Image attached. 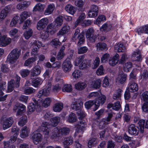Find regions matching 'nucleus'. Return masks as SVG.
Returning <instances> with one entry per match:
<instances>
[{
  "mask_svg": "<svg viewBox=\"0 0 148 148\" xmlns=\"http://www.w3.org/2000/svg\"><path fill=\"white\" fill-rule=\"evenodd\" d=\"M84 4V3L82 0H77L75 2V5L78 8H82Z\"/></svg>",
  "mask_w": 148,
  "mask_h": 148,
  "instance_id": "nucleus-62",
  "label": "nucleus"
},
{
  "mask_svg": "<svg viewBox=\"0 0 148 148\" xmlns=\"http://www.w3.org/2000/svg\"><path fill=\"white\" fill-rule=\"evenodd\" d=\"M43 82L42 80L40 78H37L32 81V85L33 86L37 87L40 85Z\"/></svg>",
  "mask_w": 148,
  "mask_h": 148,
  "instance_id": "nucleus-41",
  "label": "nucleus"
},
{
  "mask_svg": "<svg viewBox=\"0 0 148 148\" xmlns=\"http://www.w3.org/2000/svg\"><path fill=\"white\" fill-rule=\"evenodd\" d=\"M27 109L29 114L33 112L35 110V105L33 103H30L27 107Z\"/></svg>",
  "mask_w": 148,
  "mask_h": 148,
  "instance_id": "nucleus-60",
  "label": "nucleus"
},
{
  "mask_svg": "<svg viewBox=\"0 0 148 148\" xmlns=\"http://www.w3.org/2000/svg\"><path fill=\"white\" fill-rule=\"evenodd\" d=\"M63 21V17L61 16H59L56 19V26H61L62 24Z\"/></svg>",
  "mask_w": 148,
  "mask_h": 148,
  "instance_id": "nucleus-63",
  "label": "nucleus"
},
{
  "mask_svg": "<svg viewBox=\"0 0 148 148\" xmlns=\"http://www.w3.org/2000/svg\"><path fill=\"white\" fill-rule=\"evenodd\" d=\"M128 88L131 92H134L138 90L137 84L134 81H130L128 86Z\"/></svg>",
  "mask_w": 148,
  "mask_h": 148,
  "instance_id": "nucleus-22",
  "label": "nucleus"
},
{
  "mask_svg": "<svg viewBox=\"0 0 148 148\" xmlns=\"http://www.w3.org/2000/svg\"><path fill=\"white\" fill-rule=\"evenodd\" d=\"M46 31L51 35L54 34L55 31V23L49 24L47 26Z\"/></svg>",
  "mask_w": 148,
  "mask_h": 148,
  "instance_id": "nucleus-31",
  "label": "nucleus"
},
{
  "mask_svg": "<svg viewBox=\"0 0 148 148\" xmlns=\"http://www.w3.org/2000/svg\"><path fill=\"white\" fill-rule=\"evenodd\" d=\"M35 91V90L32 88L28 87L25 88L24 92L26 95H29L34 92Z\"/></svg>",
  "mask_w": 148,
  "mask_h": 148,
  "instance_id": "nucleus-55",
  "label": "nucleus"
},
{
  "mask_svg": "<svg viewBox=\"0 0 148 148\" xmlns=\"http://www.w3.org/2000/svg\"><path fill=\"white\" fill-rule=\"evenodd\" d=\"M70 26L67 24L64 26L57 33L58 36L63 35L69 32L70 31Z\"/></svg>",
  "mask_w": 148,
  "mask_h": 148,
  "instance_id": "nucleus-29",
  "label": "nucleus"
},
{
  "mask_svg": "<svg viewBox=\"0 0 148 148\" xmlns=\"http://www.w3.org/2000/svg\"><path fill=\"white\" fill-rule=\"evenodd\" d=\"M49 20L46 18H42L38 22L36 28L38 30H42L46 27L49 23Z\"/></svg>",
  "mask_w": 148,
  "mask_h": 148,
  "instance_id": "nucleus-11",
  "label": "nucleus"
},
{
  "mask_svg": "<svg viewBox=\"0 0 148 148\" xmlns=\"http://www.w3.org/2000/svg\"><path fill=\"white\" fill-rule=\"evenodd\" d=\"M96 47L98 51H102L107 49L106 45L103 43H99L97 44Z\"/></svg>",
  "mask_w": 148,
  "mask_h": 148,
  "instance_id": "nucleus-46",
  "label": "nucleus"
},
{
  "mask_svg": "<svg viewBox=\"0 0 148 148\" xmlns=\"http://www.w3.org/2000/svg\"><path fill=\"white\" fill-rule=\"evenodd\" d=\"M45 7V5L39 3L36 4L34 8V11L42 12L43 11Z\"/></svg>",
  "mask_w": 148,
  "mask_h": 148,
  "instance_id": "nucleus-43",
  "label": "nucleus"
},
{
  "mask_svg": "<svg viewBox=\"0 0 148 148\" xmlns=\"http://www.w3.org/2000/svg\"><path fill=\"white\" fill-rule=\"evenodd\" d=\"M86 126V123L84 121L82 120L80 121L79 123L75 126L76 129L74 136H76L79 134V137H82V134L85 130Z\"/></svg>",
  "mask_w": 148,
  "mask_h": 148,
  "instance_id": "nucleus-4",
  "label": "nucleus"
},
{
  "mask_svg": "<svg viewBox=\"0 0 148 148\" xmlns=\"http://www.w3.org/2000/svg\"><path fill=\"white\" fill-rule=\"evenodd\" d=\"M127 75L123 73L119 74L116 79V82L121 84L123 83L126 81Z\"/></svg>",
  "mask_w": 148,
  "mask_h": 148,
  "instance_id": "nucleus-24",
  "label": "nucleus"
},
{
  "mask_svg": "<svg viewBox=\"0 0 148 148\" xmlns=\"http://www.w3.org/2000/svg\"><path fill=\"white\" fill-rule=\"evenodd\" d=\"M74 64L75 66H78L80 69H85L87 66V60L84 55H81L76 59Z\"/></svg>",
  "mask_w": 148,
  "mask_h": 148,
  "instance_id": "nucleus-5",
  "label": "nucleus"
},
{
  "mask_svg": "<svg viewBox=\"0 0 148 148\" xmlns=\"http://www.w3.org/2000/svg\"><path fill=\"white\" fill-rule=\"evenodd\" d=\"M11 39L10 38H7L6 35L1 36L0 32V46L5 47L9 45L11 42Z\"/></svg>",
  "mask_w": 148,
  "mask_h": 148,
  "instance_id": "nucleus-14",
  "label": "nucleus"
},
{
  "mask_svg": "<svg viewBox=\"0 0 148 148\" xmlns=\"http://www.w3.org/2000/svg\"><path fill=\"white\" fill-rule=\"evenodd\" d=\"M56 91H59L61 90L62 86L63 84V80L62 79L56 78Z\"/></svg>",
  "mask_w": 148,
  "mask_h": 148,
  "instance_id": "nucleus-48",
  "label": "nucleus"
},
{
  "mask_svg": "<svg viewBox=\"0 0 148 148\" xmlns=\"http://www.w3.org/2000/svg\"><path fill=\"white\" fill-rule=\"evenodd\" d=\"M145 123V120L141 119L139 121L138 124L140 128V132L142 133L144 131V129Z\"/></svg>",
  "mask_w": 148,
  "mask_h": 148,
  "instance_id": "nucleus-59",
  "label": "nucleus"
},
{
  "mask_svg": "<svg viewBox=\"0 0 148 148\" xmlns=\"http://www.w3.org/2000/svg\"><path fill=\"white\" fill-rule=\"evenodd\" d=\"M29 73L30 71L28 69H22L20 71V73L23 77H26Z\"/></svg>",
  "mask_w": 148,
  "mask_h": 148,
  "instance_id": "nucleus-64",
  "label": "nucleus"
},
{
  "mask_svg": "<svg viewBox=\"0 0 148 148\" xmlns=\"http://www.w3.org/2000/svg\"><path fill=\"white\" fill-rule=\"evenodd\" d=\"M47 86V88L41 90L38 92L37 95L38 97L40 98L43 96H47L49 95L51 90V85L50 83H49Z\"/></svg>",
  "mask_w": 148,
  "mask_h": 148,
  "instance_id": "nucleus-12",
  "label": "nucleus"
},
{
  "mask_svg": "<svg viewBox=\"0 0 148 148\" xmlns=\"http://www.w3.org/2000/svg\"><path fill=\"white\" fill-rule=\"evenodd\" d=\"M114 49L116 51L122 52L125 50L126 48L122 44L118 43L115 45Z\"/></svg>",
  "mask_w": 148,
  "mask_h": 148,
  "instance_id": "nucleus-33",
  "label": "nucleus"
},
{
  "mask_svg": "<svg viewBox=\"0 0 148 148\" xmlns=\"http://www.w3.org/2000/svg\"><path fill=\"white\" fill-rule=\"evenodd\" d=\"M73 66L69 58H66L63 62L62 68L65 72H69L71 71Z\"/></svg>",
  "mask_w": 148,
  "mask_h": 148,
  "instance_id": "nucleus-10",
  "label": "nucleus"
},
{
  "mask_svg": "<svg viewBox=\"0 0 148 148\" xmlns=\"http://www.w3.org/2000/svg\"><path fill=\"white\" fill-rule=\"evenodd\" d=\"M49 33L47 31L42 32L40 33V38L43 40H47L49 36Z\"/></svg>",
  "mask_w": 148,
  "mask_h": 148,
  "instance_id": "nucleus-57",
  "label": "nucleus"
},
{
  "mask_svg": "<svg viewBox=\"0 0 148 148\" xmlns=\"http://www.w3.org/2000/svg\"><path fill=\"white\" fill-rule=\"evenodd\" d=\"M72 90V86L69 84H65L62 88L63 92H70Z\"/></svg>",
  "mask_w": 148,
  "mask_h": 148,
  "instance_id": "nucleus-56",
  "label": "nucleus"
},
{
  "mask_svg": "<svg viewBox=\"0 0 148 148\" xmlns=\"http://www.w3.org/2000/svg\"><path fill=\"white\" fill-rule=\"evenodd\" d=\"M106 20V18L105 16L103 15H99L96 20L94 21V23L96 24H98L101 22L104 21Z\"/></svg>",
  "mask_w": 148,
  "mask_h": 148,
  "instance_id": "nucleus-45",
  "label": "nucleus"
},
{
  "mask_svg": "<svg viewBox=\"0 0 148 148\" xmlns=\"http://www.w3.org/2000/svg\"><path fill=\"white\" fill-rule=\"evenodd\" d=\"M112 29L111 24L107 23L103 24L100 28V31L106 33L110 31Z\"/></svg>",
  "mask_w": 148,
  "mask_h": 148,
  "instance_id": "nucleus-20",
  "label": "nucleus"
},
{
  "mask_svg": "<svg viewBox=\"0 0 148 148\" xmlns=\"http://www.w3.org/2000/svg\"><path fill=\"white\" fill-rule=\"evenodd\" d=\"M87 97L89 99H93L95 97H97L98 99L95 101V107L93 111H96L99 107L100 104H103L106 100V97L101 92H92L90 93L88 96Z\"/></svg>",
  "mask_w": 148,
  "mask_h": 148,
  "instance_id": "nucleus-2",
  "label": "nucleus"
},
{
  "mask_svg": "<svg viewBox=\"0 0 148 148\" xmlns=\"http://www.w3.org/2000/svg\"><path fill=\"white\" fill-rule=\"evenodd\" d=\"M98 8L97 5H93L90 7L88 13L89 17L92 18L96 16L98 14Z\"/></svg>",
  "mask_w": 148,
  "mask_h": 148,
  "instance_id": "nucleus-15",
  "label": "nucleus"
},
{
  "mask_svg": "<svg viewBox=\"0 0 148 148\" xmlns=\"http://www.w3.org/2000/svg\"><path fill=\"white\" fill-rule=\"evenodd\" d=\"M132 59L135 61H140L141 60L142 57L140 51L137 50L134 52L132 56Z\"/></svg>",
  "mask_w": 148,
  "mask_h": 148,
  "instance_id": "nucleus-28",
  "label": "nucleus"
},
{
  "mask_svg": "<svg viewBox=\"0 0 148 148\" xmlns=\"http://www.w3.org/2000/svg\"><path fill=\"white\" fill-rule=\"evenodd\" d=\"M65 48V47L64 46H62L61 47L57 55L58 59H62L63 56L65 55V54L64 52Z\"/></svg>",
  "mask_w": 148,
  "mask_h": 148,
  "instance_id": "nucleus-50",
  "label": "nucleus"
},
{
  "mask_svg": "<svg viewBox=\"0 0 148 148\" xmlns=\"http://www.w3.org/2000/svg\"><path fill=\"white\" fill-rule=\"evenodd\" d=\"M100 62V59L99 58L97 57L95 58L92 65V68L95 69L99 65Z\"/></svg>",
  "mask_w": 148,
  "mask_h": 148,
  "instance_id": "nucleus-54",
  "label": "nucleus"
},
{
  "mask_svg": "<svg viewBox=\"0 0 148 148\" xmlns=\"http://www.w3.org/2000/svg\"><path fill=\"white\" fill-rule=\"evenodd\" d=\"M119 55L116 54L112 58H111L109 60V64L111 66H114L118 62L119 60Z\"/></svg>",
  "mask_w": 148,
  "mask_h": 148,
  "instance_id": "nucleus-34",
  "label": "nucleus"
},
{
  "mask_svg": "<svg viewBox=\"0 0 148 148\" xmlns=\"http://www.w3.org/2000/svg\"><path fill=\"white\" fill-rule=\"evenodd\" d=\"M86 17V14L84 13H81L79 14L78 18H77L75 23V27H76L79 23L83 21V20Z\"/></svg>",
  "mask_w": 148,
  "mask_h": 148,
  "instance_id": "nucleus-35",
  "label": "nucleus"
},
{
  "mask_svg": "<svg viewBox=\"0 0 148 148\" xmlns=\"http://www.w3.org/2000/svg\"><path fill=\"white\" fill-rule=\"evenodd\" d=\"M19 16L18 15H16L12 20L10 24V27H13L15 26L17 23L18 20Z\"/></svg>",
  "mask_w": 148,
  "mask_h": 148,
  "instance_id": "nucleus-47",
  "label": "nucleus"
},
{
  "mask_svg": "<svg viewBox=\"0 0 148 148\" xmlns=\"http://www.w3.org/2000/svg\"><path fill=\"white\" fill-rule=\"evenodd\" d=\"M55 8L54 4H50L48 5L44 11V14L45 15H49L52 13Z\"/></svg>",
  "mask_w": 148,
  "mask_h": 148,
  "instance_id": "nucleus-30",
  "label": "nucleus"
},
{
  "mask_svg": "<svg viewBox=\"0 0 148 148\" xmlns=\"http://www.w3.org/2000/svg\"><path fill=\"white\" fill-rule=\"evenodd\" d=\"M95 101L94 100H89L86 102L84 104L85 107L87 109H89L93 105L95 104V107H95Z\"/></svg>",
  "mask_w": 148,
  "mask_h": 148,
  "instance_id": "nucleus-49",
  "label": "nucleus"
},
{
  "mask_svg": "<svg viewBox=\"0 0 148 148\" xmlns=\"http://www.w3.org/2000/svg\"><path fill=\"white\" fill-rule=\"evenodd\" d=\"M31 15L29 12L27 11H24L22 12L19 16L18 19L19 20V23L21 24L24 21L28 18L30 17Z\"/></svg>",
  "mask_w": 148,
  "mask_h": 148,
  "instance_id": "nucleus-17",
  "label": "nucleus"
},
{
  "mask_svg": "<svg viewBox=\"0 0 148 148\" xmlns=\"http://www.w3.org/2000/svg\"><path fill=\"white\" fill-rule=\"evenodd\" d=\"M141 100L144 101H147L148 100V91H145L142 93L140 96Z\"/></svg>",
  "mask_w": 148,
  "mask_h": 148,
  "instance_id": "nucleus-61",
  "label": "nucleus"
},
{
  "mask_svg": "<svg viewBox=\"0 0 148 148\" xmlns=\"http://www.w3.org/2000/svg\"><path fill=\"white\" fill-rule=\"evenodd\" d=\"M29 129L27 127H23L20 132V136L23 138L27 137L29 133Z\"/></svg>",
  "mask_w": 148,
  "mask_h": 148,
  "instance_id": "nucleus-32",
  "label": "nucleus"
},
{
  "mask_svg": "<svg viewBox=\"0 0 148 148\" xmlns=\"http://www.w3.org/2000/svg\"><path fill=\"white\" fill-rule=\"evenodd\" d=\"M33 32L32 29L29 28L26 30L23 34V36L26 39H28L32 36Z\"/></svg>",
  "mask_w": 148,
  "mask_h": 148,
  "instance_id": "nucleus-44",
  "label": "nucleus"
},
{
  "mask_svg": "<svg viewBox=\"0 0 148 148\" xmlns=\"http://www.w3.org/2000/svg\"><path fill=\"white\" fill-rule=\"evenodd\" d=\"M70 131L69 129L67 127H63L62 128H57L56 136L62 137L63 136H66L69 134Z\"/></svg>",
  "mask_w": 148,
  "mask_h": 148,
  "instance_id": "nucleus-16",
  "label": "nucleus"
},
{
  "mask_svg": "<svg viewBox=\"0 0 148 148\" xmlns=\"http://www.w3.org/2000/svg\"><path fill=\"white\" fill-rule=\"evenodd\" d=\"M33 49L31 52L32 55H35L36 54L38 49L41 46L40 42L35 41L32 43Z\"/></svg>",
  "mask_w": 148,
  "mask_h": 148,
  "instance_id": "nucleus-18",
  "label": "nucleus"
},
{
  "mask_svg": "<svg viewBox=\"0 0 148 148\" xmlns=\"http://www.w3.org/2000/svg\"><path fill=\"white\" fill-rule=\"evenodd\" d=\"M12 134H13V136H11L10 140L11 142H13L16 140L17 136L18 134V132L16 130V128H13L12 129Z\"/></svg>",
  "mask_w": 148,
  "mask_h": 148,
  "instance_id": "nucleus-42",
  "label": "nucleus"
},
{
  "mask_svg": "<svg viewBox=\"0 0 148 148\" xmlns=\"http://www.w3.org/2000/svg\"><path fill=\"white\" fill-rule=\"evenodd\" d=\"M13 110L15 112L18 110L16 114V116L21 115L25 112L26 107L22 104H20L15 106Z\"/></svg>",
  "mask_w": 148,
  "mask_h": 148,
  "instance_id": "nucleus-13",
  "label": "nucleus"
},
{
  "mask_svg": "<svg viewBox=\"0 0 148 148\" xmlns=\"http://www.w3.org/2000/svg\"><path fill=\"white\" fill-rule=\"evenodd\" d=\"M37 60L36 58H31L26 60L24 64L25 66H27L33 63Z\"/></svg>",
  "mask_w": 148,
  "mask_h": 148,
  "instance_id": "nucleus-53",
  "label": "nucleus"
},
{
  "mask_svg": "<svg viewBox=\"0 0 148 148\" xmlns=\"http://www.w3.org/2000/svg\"><path fill=\"white\" fill-rule=\"evenodd\" d=\"M66 11L72 15H73L77 10L76 8L70 4H68L65 7Z\"/></svg>",
  "mask_w": 148,
  "mask_h": 148,
  "instance_id": "nucleus-25",
  "label": "nucleus"
},
{
  "mask_svg": "<svg viewBox=\"0 0 148 148\" xmlns=\"http://www.w3.org/2000/svg\"><path fill=\"white\" fill-rule=\"evenodd\" d=\"M48 123L46 122H44L42 123L41 126L36 131L34 132L33 136V142L35 144H37L42 140V135L39 133L41 131H42L44 134L48 135L49 131L48 128L47 127Z\"/></svg>",
  "mask_w": 148,
  "mask_h": 148,
  "instance_id": "nucleus-1",
  "label": "nucleus"
},
{
  "mask_svg": "<svg viewBox=\"0 0 148 148\" xmlns=\"http://www.w3.org/2000/svg\"><path fill=\"white\" fill-rule=\"evenodd\" d=\"M13 122V119L12 117H3L1 119V122L2 123L3 129L5 130L10 127Z\"/></svg>",
  "mask_w": 148,
  "mask_h": 148,
  "instance_id": "nucleus-7",
  "label": "nucleus"
},
{
  "mask_svg": "<svg viewBox=\"0 0 148 148\" xmlns=\"http://www.w3.org/2000/svg\"><path fill=\"white\" fill-rule=\"evenodd\" d=\"M73 77L75 79L81 77L82 76V72L79 70H75L72 73Z\"/></svg>",
  "mask_w": 148,
  "mask_h": 148,
  "instance_id": "nucleus-51",
  "label": "nucleus"
},
{
  "mask_svg": "<svg viewBox=\"0 0 148 148\" xmlns=\"http://www.w3.org/2000/svg\"><path fill=\"white\" fill-rule=\"evenodd\" d=\"M101 84V80L98 79L92 81L91 84L90 86L93 88L97 89L100 87Z\"/></svg>",
  "mask_w": 148,
  "mask_h": 148,
  "instance_id": "nucleus-38",
  "label": "nucleus"
},
{
  "mask_svg": "<svg viewBox=\"0 0 148 148\" xmlns=\"http://www.w3.org/2000/svg\"><path fill=\"white\" fill-rule=\"evenodd\" d=\"M128 131L130 134L136 136L138 135L139 131L138 127L135 126L134 125L131 124L128 127Z\"/></svg>",
  "mask_w": 148,
  "mask_h": 148,
  "instance_id": "nucleus-19",
  "label": "nucleus"
},
{
  "mask_svg": "<svg viewBox=\"0 0 148 148\" xmlns=\"http://www.w3.org/2000/svg\"><path fill=\"white\" fill-rule=\"evenodd\" d=\"M33 101H34V103H35V104L37 106L38 108L40 107V106L42 104L43 106L45 108H47L49 106L51 102V99L49 97H47L46 98L44 101H42V99L41 98V102L40 103V100H38L37 103L36 102V101H35L34 100Z\"/></svg>",
  "mask_w": 148,
  "mask_h": 148,
  "instance_id": "nucleus-8",
  "label": "nucleus"
},
{
  "mask_svg": "<svg viewBox=\"0 0 148 148\" xmlns=\"http://www.w3.org/2000/svg\"><path fill=\"white\" fill-rule=\"evenodd\" d=\"M132 66V63L131 62H127L124 66V70L125 71L128 72L131 69Z\"/></svg>",
  "mask_w": 148,
  "mask_h": 148,
  "instance_id": "nucleus-58",
  "label": "nucleus"
},
{
  "mask_svg": "<svg viewBox=\"0 0 148 148\" xmlns=\"http://www.w3.org/2000/svg\"><path fill=\"white\" fill-rule=\"evenodd\" d=\"M107 107L108 108H110L112 107L113 109L117 110L120 108L121 107V106L120 102L119 101H117L116 102L114 103V104H108L107 106Z\"/></svg>",
  "mask_w": 148,
  "mask_h": 148,
  "instance_id": "nucleus-40",
  "label": "nucleus"
},
{
  "mask_svg": "<svg viewBox=\"0 0 148 148\" xmlns=\"http://www.w3.org/2000/svg\"><path fill=\"white\" fill-rule=\"evenodd\" d=\"M9 9L5 8L1 10L0 12V21L4 19L7 15V14L9 11Z\"/></svg>",
  "mask_w": 148,
  "mask_h": 148,
  "instance_id": "nucleus-39",
  "label": "nucleus"
},
{
  "mask_svg": "<svg viewBox=\"0 0 148 148\" xmlns=\"http://www.w3.org/2000/svg\"><path fill=\"white\" fill-rule=\"evenodd\" d=\"M82 103L81 102H79L78 100H75L71 105V107L73 110H79L82 106Z\"/></svg>",
  "mask_w": 148,
  "mask_h": 148,
  "instance_id": "nucleus-27",
  "label": "nucleus"
},
{
  "mask_svg": "<svg viewBox=\"0 0 148 148\" xmlns=\"http://www.w3.org/2000/svg\"><path fill=\"white\" fill-rule=\"evenodd\" d=\"M21 54V50L17 48L12 50L8 55L7 58V61L10 63H14L18 58Z\"/></svg>",
  "mask_w": 148,
  "mask_h": 148,
  "instance_id": "nucleus-3",
  "label": "nucleus"
},
{
  "mask_svg": "<svg viewBox=\"0 0 148 148\" xmlns=\"http://www.w3.org/2000/svg\"><path fill=\"white\" fill-rule=\"evenodd\" d=\"M80 32V30L78 29H77L75 32L73 38V40H76L78 39L79 41L78 44V45H80L83 43L84 42V36L82 33L79 34Z\"/></svg>",
  "mask_w": 148,
  "mask_h": 148,
  "instance_id": "nucleus-9",
  "label": "nucleus"
},
{
  "mask_svg": "<svg viewBox=\"0 0 148 148\" xmlns=\"http://www.w3.org/2000/svg\"><path fill=\"white\" fill-rule=\"evenodd\" d=\"M73 142V139L72 137H68L64 138L63 141L64 148H69V146L71 145Z\"/></svg>",
  "mask_w": 148,
  "mask_h": 148,
  "instance_id": "nucleus-23",
  "label": "nucleus"
},
{
  "mask_svg": "<svg viewBox=\"0 0 148 148\" xmlns=\"http://www.w3.org/2000/svg\"><path fill=\"white\" fill-rule=\"evenodd\" d=\"M86 86L85 82H79L75 85V88L78 90H82L84 89Z\"/></svg>",
  "mask_w": 148,
  "mask_h": 148,
  "instance_id": "nucleus-36",
  "label": "nucleus"
},
{
  "mask_svg": "<svg viewBox=\"0 0 148 148\" xmlns=\"http://www.w3.org/2000/svg\"><path fill=\"white\" fill-rule=\"evenodd\" d=\"M30 4L29 1H25L22 3H20L17 5V8L19 10H24Z\"/></svg>",
  "mask_w": 148,
  "mask_h": 148,
  "instance_id": "nucleus-37",
  "label": "nucleus"
},
{
  "mask_svg": "<svg viewBox=\"0 0 148 148\" xmlns=\"http://www.w3.org/2000/svg\"><path fill=\"white\" fill-rule=\"evenodd\" d=\"M75 115L74 113H72L70 114L68 118V121L70 123H73L77 121Z\"/></svg>",
  "mask_w": 148,
  "mask_h": 148,
  "instance_id": "nucleus-52",
  "label": "nucleus"
},
{
  "mask_svg": "<svg viewBox=\"0 0 148 148\" xmlns=\"http://www.w3.org/2000/svg\"><path fill=\"white\" fill-rule=\"evenodd\" d=\"M31 70V77H34L40 74L41 72V68L39 66L36 65Z\"/></svg>",
  "mask_w": 148,
  "mask_h": 148,
  "instance_id": "nucleus-21",
  "label": "nucleus"
},
{
  "mask_svg": "<svg viewBox=\"0 0 148 148\" xmlns=\"http://www.w3.org/2000/svg\"><path fill=\"white\" fill-rule=\"evenodd\" d=\"M136 32L139 35L142 34H148V25H145L138 28Z\"/></svg>",
  "mask_w": 148,
  "mask_h": 148,
  "instance_id": "nucleus-26",
  "label": "nucleus"
},
{
  "mask_svg": "<svg viewBox=\"0 0 148 148\" xmlns=\"http://www.w3.org/2000/svg\"><path fill=\"white\" fill-rule=\"evenodd\" d=\"M16 82L14 81L13 79H11L9 82L8 85L7 92H12L13 89V86L14 85L16 87H18L19 86V81L20 77L16 75L15 77Z\"/></svg>",
  "mask_w": 148,
  "mask_h": 148,
  "instance_id": "nucleus-6",
  "label": "nucleus"
}]
</instances>
